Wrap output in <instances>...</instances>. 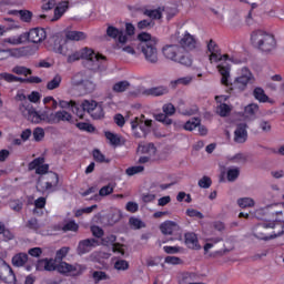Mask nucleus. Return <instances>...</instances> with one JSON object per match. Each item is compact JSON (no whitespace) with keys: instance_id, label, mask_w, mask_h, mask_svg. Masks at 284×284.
I'll list each match as a JSON object with an SVG mask.
<instances>
[{"instance_id":"1","label":"nucleus","mask_w":284,"mask_h":284,"mask_svg":"<svg viewBox=\"0 0 284 284\" xmlns=\"http://www.w3.org/2000/svg\"><path fill=\"white\" fill-rule=\"evenodd\" d=\"M206 48L210 52L209 61L211 63H217V70L222 77L221 83L223 85H230V63L239 64L241 63V59L234 57L230 58L227 54H221V48L214 40L206 42Z\"/></svg>"},{"instance_id":"2","label":"nucleus","mask_w":284,"mask_h":284,"mask_svg":"<svg viewBox=\"0 0 284 284\" xmlns=\"http://www.w3.org/2000/svg\"><path fill=\"white\" fill-rule=\"evenodd\" d=\"M80 59L88 61L90 70L95 72H104L105 68H108L105 57L88 47L69 54L67 61L68 63H74V61Z\"/></svg>"},{"instance_id":"3","label":"nucleus","mask_w":284,"mask_h":284,"mask_svg":"<svg viewBox=\"0 0 284 284\" xmlns=\"http://www.w3.org/2000/svg\"><path fill=\"white\" fill-rule=\"evenodd\" d=\"M140 43L138 44V50L142 51L145 61L148 63H159V49H156V43L159 39L152 37L148 32H142L138 34Z\"/></svg>"},{"instance_id":"4","label":"nucleus","mask_w":284,"mask_h":284,"mask_svg":"<svg viewBox=\"0 0 284 284\" xmlns=\"http://www.w3.org/2000/svg\"><path fill=\"white\" fill-rule=\"evenodd\" d=\"M251 43L261 52L276 50V38L263 30H256L251 33Z\"/></svg>"},{"instance_id":"5","label":"nucleus","mask_w":284,"mask_h":284,"mask_svg":"<svg viewBox=\"0 0 284 284\" xmlns=\"http://www.w3.org/2000/svg\"><path fill=\"white\" fill-rule=\"evenodd\" d=\"M162 54L169 61L173 63H180L181 65H192V58L185 54L183 48L179 44H166L162 48Z\"/></svg>"},{"instance_id":"6","label":"nucleus","mask_w":284,"mask_h":284,"mask_svg":"<svg viewBox=\"0 0 284 284\" xmlns=\"http://www.w3.org/2000/svg\"><path fill=\"white\" fill-rule=\"evenodd\" d=\"M16 99L17 101H24L20 105V112L24 119H28V121H31V123H41V115H39V112H37L30 102L26 101L27 97L23 92L19 91Z\"/></svg>"},{"instance_id":"7","label":"nucleus","mask_w":284,"mask_h":284,"mask_svg":"<svg viewBox=\"0 0 284 284\" xmlns=\"http://www.w3.org/2000/svg\"><path fill=\"white\" fill-rule=\"evenodd\" d=\"M131 128L133 136L141 139L148 136L150 129L152 128V120L145 119V115H141L131 121Z\"/></svg>"},{"instance_id":"8","label":"nucleus","mask_w":284,"mask_h":284,"mask_svg":"<svg viewBox=\"0 0 284 284\" xmlns=\"http://www.w3.org/2000/svg\"><path fill=\"white\" fill-rule=\"evenodd\" d=\"M38 187H40L42 192H57V190H59L60 187L59 174L54 172H49L44 178V182H42L41 179H39Z\"/></svg>"},{"instance_id":"9","label":"nucleus","mask_w":284,"mask_h":284,"mask_svg":"<svg viewBox=\"0 0 284 284\" xmlns=\"http://www.w3.org/2000/svg\"><path fill=\"white\" fill-rule=\"evenodd\" d=\"M250 83H254V74L252 71H250V69L244 67L241 70V74L234 80L233 88L240 92H243L247 90V85H250Z\"/></svg>"},{"instance_id":"10","label":"nucleus","mask_w":284,"mask_h":284,"mask_svg":"<svg viewBox=\"0 0 284 284\" xmlns=\"http://www.w3.org/2000/svg\"><path fill=\"white\" fill-rule=\"evenodd\" d=\"M57 272L63 274L64 276H81L85 272V266L80 264H68V262H60L57 265Z\"/></svg>"},{"instance_id":"11","label":"nucleus","mask_w":284,"mask_h":284,"mask_svg":"<svg viewBox=\"0 0 284 284\" xmlns=\"http://www.w3.org/2000/svg\"><path fill=\"white\" fill-rule=\"evenodd\" d=\"M179 44L184 52L185 50L186 52H192V50H196L199 48V39L189 31H184L180 36Z\"/></svg>"},{"instance_id":"12","label":"nucleus","mask_w":284,"mask_h":284,"mask_svg":"<svg viewBox=\"0 0 284 284\" xmlns=\"http://www.w3.org/2000/svg\"><path fill=\"white\" fill-rule=\"evenodd\" d=\"M0 280L7 284H17V275L12 271V267L6 263V260L0 257Z\"/></svg>"},{"instance_id":"13","label":"nucleus","mask_w":284,"mask_h":284,"mask_svg":"<svg viewBox=\"0 0 284 284\" xmlns=\"http://www.w3.org/2000/svg\"><path fill=\"white\" fill-rule=\"evenodd\" d=\"M29 170H36V174H39L40 176H43V174H50V165L45 164L44 158H37L33 161H31L28 165Z\"/></svg>"},{"instance_id":"14","label":"nucleus","mask_w":284,"mask_h":284,"mask_svg":"<svg viewBox=\"0 0 284 284\" xmlns=\"http://www.w3.org/2000/svg\"><path fill=\"white\" fill-rule=\"evenodd\" d=\"M48 33L43 28H33L27 33V41L31 43H41L45 41Z\"/></svg>"},{"instance_id":"15","label":"nucleus","mask_w":284,"mask_h":284,"mask_svg":"<svg viewBox=\"0 0 284 284\" xmlns=\"http://www.w3.org/2000/svg\"><path fill=\"white\" fill-rule=\"evenodd\" d=\"M103 245H112V252L114 254H119L120 256L125 255V248L121 244H114L116 243V236L115 235H108L102 240Z\"/></svg>"},{"instance_id":"16","label":"nucleus","mask_w":284,"mask_h":284,"mask_svg":"<svg viewBox=\"0 0 284 284\" xmlns=\"http://www.w3.org/2000/svg\"><path fill=\"white\" fill-rule=\"evenodd\" d=\"M60 121H63L67 123H74V120H72V114L63 110L58 111L50 115V123H60Z\"/></svg>"},{"instance_id":"17","label":"nucleus","mask_w":284,"mask_h":284,"mask_svg":"<svg viewBox=\"0 0 284 284\" xmlns=\"http://www.w3.org/2000/svg\"><path fill=\"white\" fill-rule=\"evenodd\" d=\"M108 37H111V39H118V43H126L128 42V36L123 32V29H118L114 27H108L106 29Z\"/></svg>"},{"instance_id":"18","label":"nucleus","mask_w":284,"mask_h":284,"mask_svg":"<svg viewBox=\"0 0 284 284\" xmlns=\"http://www.w3.org/2000/svg\"><path fill=\"white\" fill-rule=\"evenodd\" d=\"M215 101L220 103L216 109V112L220 114V116H227V114L232 112V108L226 103H223V101H227V95H217L215 97Z\"/></svg>"},{"instance_id":"19","label":"nucleus","mask_w":284,"mask_h":284,"mask_svg":"<svg viewBox=\"0 0 284 284\" xmlns=\"http://www.w3.org/2000/svg\"><path fill=\"white\" fill-rule=\"evenodd\" d=\"M98 103L99 102H97L94 100H84L81 104V109L78 108L77 116H79V119H83V114H85V112H88V114H90L95 109Z\"/></svg>"},{"instance_id":"20","label":"nucleus","mask_w":284,"mask_h":284,"mask_svg":"<svg viewBox=\"0 0 284 284\" xmlns=\"http://www.w3.org/2000/svg\"><path fill=\"white\" fill-rule=\"evenodd\" d=\"M28 41V33H21L17 36H10L8 38H4L2 43L6 45H23Z\"/></svg>"},{"instance_id":"21","label":"nucleus","mask_w":284,"mask_h":284,"mask_svg":"<svg viewBox=\"0 0 284 284\" xmlns=\"http://www.w3.org/2000/svg\"><path fill=\"white\" fill-rule=\"evenodd\" d=\"M245 141H247V124H239L234 131V142L245 143Z\"/></svg>"},{"instance_id":"22","label":"nucleus","mask_w":284,"mask_h":284,"mask_svg":"<svg viewBox=\"0 0 284 284\" xmlns=\"http://www.w3.org/2000/svg\"><path fill=\"white\" fill-rule=\"evenodd\" d=\"M184 243L189 250H201V244H199V236H196V234L193 232L185 233Z\"/></svg>"},{"instance_id":"23","label":"nucleus","mask_w":284,"mask_h":284,"mask_svg":"<svg viewBox=\"0 0 284 284\" xmlns=\"http://www.w3.org/2000/svg\"><path fill=\"white\" fill-rule=\"evenodd\" d=\"M99 245V242L94 239H87L84 241H81L78 245V252L79 254H88L92 247H97Z\"/></svg>"},{"instance_id":"24","label":"nucleus","mask_w":284,"mask_h":284,"mask_svg":"<svg viewBox=\"0 0 284 284\" xmlns=\"http://www.w3.org/2000/svg\"><path fill=\"white\" fill-rule=\"evenodd\" d=\"M36 270H38V272H54V270H57V265L54 260H40L36 265Z\"/></svg>"},{"instance_id":"25","label":"nucleus","mask_w":284,"mask_h":284,"mask_svg":"<svg viewBox=\"0 0 284 284\" xmlns=\"http://www.w3.org/2000/svg\"><path fill=\"white\" fill-rule=\"evenodd\" d=\"M65 39L68 41H84L88 36L83 31L67 30L64 31Z\"/></svg>"},{"instance_id":"26","label":"nucleus","mask_w":284,"mask_h":284,"mask_svg":"<svg viewBox=\"0 0 284 284\" xmlns=\"http://www.w3.org/2000/svg\"><path fill=\"white\" fill-rule=\"evenodd\" d=\"M160 230L162 234L171 235L179 230V224H176V222L173 221H165L160 225Z\"/></svg>"},{"instance_id":"27","label":"nucleus","mask_w":284,"mask_h":284,"mask_svg":"<svg viewBox=\"0 0 284 284\" xmlns=\"http://www.w3.org/2000/svg\"><path fill=\"white\" fill-rule=\"evenodd\" d=\"M118 48L122 50V52H126V54H131V57H139L141 49H139V44H129L125 45V43L121 44L118 43Z\"/></svg>"},{"instance_id":"28","label":"nucleus","mask_w":284,"mask_h":284,"mask_svg":"<svg viewBox=\"0 0 284 284\" xmlns=\"http://www.w3.org/2000/svg\"><path fill=\"white\" fill-rule=\"evenodd\" d=\"M138 150L142 154H148L150 159L156 156V146H154V143L139 144Z\"/></svg>"},{"instance_id":"29","label":"nucleus","mask_w":284,"mask_h":284,"mask_svg":"<svg viewBox=\"0 0 284 284\" xmlns=\"http://www.w3.org/2000/svg\"><path fill=\"white\" fill-rule=\"evenodd\" d=\"M168 87H154L144 90V94H146V97H163V94H168Z\"/></svg>"},{"instance_id":"30","label":"nucleus","mask_w":284,"mask_h":284,"mask_svg":"<svg viewBox=\"0 0 284 284\" xmlns=\"http://www.w3.org/2000/svg\"><path fill=\"white\" fill-rule=\"evenodd\" d=\"M68 10V2H60L55 9H54V16L52 21H59L65 14V11Z\"/></svg>"},{"instance_id":"31","label":"nucleus","mask_w":284,"mask_h":284,"mask_svg":"<svg viewBox=\"0 0 284 284\" xmlns=\"http://www.w3.org/2000/svg\"><path fill=\"white\" fill-rule=\"evenodd\" d=\"M258 113V104L251 103L245 106L244 115L246 119H256V114Z\"/></svg>"},{"instance_id":"32","label":"nucleus","mask_w":284,"mask_h":284,"mask_svg":"<svg viewBox=\"0 0 284 284\" xmlns=\"http://www.w3.org/2000/svg\"><path fill=\"white\" fill-rule=\"evenodd\" d=\"M253 97L260 103H267V101H270V98L267 97V94H265V90H263V88L261 87L254 89Z\"/></svg>"},{"instance_id":"33","label":"nucleus","mask_w":284,"mask_h":284,"mask_svg":"<svg viewBox=\"0 0 284 284\" xmlns=\"http://www.w3.org/2000/svg\"><path fill=\"white\" fill-rule=\"evenodd\" d=\"M143 14L150 19H161L163 17V8L143 9Z\"/></svg>"},{"instance_id":"34","label":"nucleus","mask_w":284,"mask_h":284,"mask_svg":"<svg viewBox=\"0 0 284 284\" xmlns=\"http://www.w3.org/2000/svg\"><path fill=\"white\" fill-rule=\"evenodd\" d=\"M28 54V49L26 47L9 49L7 57H14L16 59H21Z\"/></svg>"},{"instance_id":"35","label":"nucleus","mask_w":284,"mask_h":284,"mask_svg":"<svg viewBox=\"0 0 284 284\" xmlns=\"http://www.w3.org/2000/svg\"><path fill=\"white\" fill-rule=\"evenodd\" d=\"M12 263L16 267H23L28 263V254L20 253L12 257Z\"/></svg>"},{"instance_id":"36","label":"nucleus","mask_w":284,"mask_h":284,"mask_svg":"<svg viewBox=\"0 0 284 284\" xmlns=\"http://www.w3.org/2000/svg\"><path fill=\"white\" fill-rule=\"evenodd\" d=\"M197 275L194 272H184L180 275V283L182 284H189L193 283V281H196Z\"/></svg>"},{"instance_id":"37","label":"nucleus","mask_w":284,"mask_h":284,"mask_svg":"<svg viewBox=\"0 0 284 284\" xmlns=\"http://www.w3.org/2000/svg\"><path fill=\"white\" fill-rule=\"evenodd\" d=\"M61 81H63L61 74H55L53 79L47 83V90H57V88H60Z\"/></svg>"},{"instance_id":"38","label":"nucleus","mask_w":284,"mask_h":284,"mask_svg":"<svg viewBox=\"0 0 284 284\" xmlns=\"http://www.w3.org/2000/svg\"><path fill=\"white\" fill-rule=\"evenodd\" d=\"M59 106L62 108V110H69V109H71L72 112H74V114H77V112H79V106H78L77 103L73 102V101L61 100V101L59 102Z\"/></svg>"},{"instance_id":"39","label":"nucleus","mask_w":284,"mask_h":284,"mask_svg":"<svg viewBox=\"0 0 284 284\" xmlns=\"http://www.w3.org/2000/svg\"><path fill=\"white\" fill-rule=\"evenodd\" d=\"M104 136L109 140L110 145H121V136L119 134L106 131Z\"/></svg>"},{"instance_id":"40","label":"nucleus","mask_w":284,"mask_h":284,"mask_svg":"<svg viewBox=\"0 0 284 284\" xmlns=\"http://www.w3.org/2000/svg\"><path fill=\"white\" fill-rule=\"evenodd\" d=\"M4 21L11 24L7 28L3 26H0V37H3V34H6L8 30H16L17 28H19V24H17V22H14V20L11 18H4Z\"/></svg>"},{"instance_id":"41","label":"nucleus","mask_w":284,"mask_h":284,"mask_svg":"<svg viewBox=\"0 0 284 284\" xmlns=\"http://www.w3.org/2000/svg\"><path fill=\"white\" fill-rule=\"evenodd\" d=\"M199 125H201V119L192 118L184 124V130L192 132V130H196V128H199Z\"/></svg>"},{"instance_id":"42","label":"nucleus","mask_w":284,"mask_h":284,"mask_svg":"<svg viewBox=\"0 0 284 284\" xmlns=\"http://www.w3.org/2000/svg\"><path fill=\"white\" fill-rule=\"evenodd\" d=\"M128 88H130V82L129 81H119L115 84H113L112 90L113 92H125V90H128Z\"/></svg>"},{"instance_id":"43","label":"nucleus","mask_w":284,"mask_h":284,"mask_svg":"<svg viewBox=\"0 0 284 284\" xmlns=\"http://www.w3.org/2000/svg\"><path fill=\"white\" fill-rule=\"evenodd\" d=\"M89 114L92 119H103V105L101 103L95 104L94 109Z\"/></svg>"},{"instance_id":"44","label":"nucleus","mask_w":284,"mask_h":284,"mask_svg":"<svg viewBox=\"0 0 284 284\" xmlns=\"http://www.w3.org/2000/svg\"><path fill=\"white\" fill-rule=\"evenodd\" d=\"M114 187H116V184L114 183H109L105 186H102L99 191V195L100 196H110V194H112V192H114Z\"/></svg>"},{"instance_id":"45","label":"nucleus","mask_w":284,"mask_h":284,"mask_svg":"<svg viewBox=\"0 0 284 284\" xmlns=\"http://www.w3.org/2000/svg\"><path fill=\"white\" fill-rule=\"evenodd\" d=\"M129 224L132 230H141L142 227H145V222L141 221L139 217H130Z\"/></svg>"},{"instance_id":"46","label":"nucleus","mask_w":284,"mask_h":284,"mask_svg":"<svg viewBox=\"0 0 284 284\" xmlns=\"http://www.w3.org/2000/svg\"><path fill=\"white\" fill-rule=\"evenodd\" d=\"M239 207H254V200L252 197H241L237 200Z\"/></svg>"},{"instance_id":"47","label":"nucleus","mask_w":284,"mask_h":284,"mask_svg":"<svg viewBox=\"0 0 284 284\" xmlns=\"http://www.w3.org/2000/svg\"><path fill=\"white\" fill-rule=\"evenodd\" d=\"M239 174H241V171L239 170V168H231L226 172V179L232 183L236 179H239Z\"/></svg>"},{"instance_id":"48","label":"nucleus","mask_w":284,"mask_h":284,"mask_svg":"<svg viewBox=\"0 0 284 284\" xmlns=\"http://www.w3.org/2000/svg\"><path fill=\"white\" fill-rule=\"evenodd\" d=\"M62 230L63 232H79V224L71 220L63 225Z\"/></svg>"},{"instance_id":"49","label":"nucleus","mask_w":284,"mask_h":284,"mask_svg":"<svg viewBox=\"0 0 284 284\" xmlns=\"http://www.w3.org/2000/svg\"><path fill=\"white\" fill-rule=\"evenodd\" d=\"M144 170H145V166H143V165H135V166L128 168L125 170V174L128 176H134V174H141V172H143Z\"/></svg>"},{"instance_id":"50","label":"nucleus","mask_w":284,"mask_h":284,"mask_svg":"<svg viewBox=\"0 0 284 284\" xmlns=\"http://www.w3.org/2000/svg\"><path fill=\"white\" fill-rule=\"evenodd\" d=\"M85 80H83V73H75L72 78H71V85H73V88H77L79 85H83Z\"/></svg>"},{"instance_id":"51","label":"nucleus","mask_w":284,"mask_h":284,"mask_svg":"<svg viewBox=\"0 0 284 284\" xmlns=\"http://www.w3.org/2000/svg\"><path fill=\"white\" fill-rule=\"evenodd\" d=\"M19 17L24 23H30V21H32V11L19 10Z\"/></svg>"},{"instance_id":"52","label":"nucleus","mask_w":284,"mask_h":284,"mask_svg":"<svg viewBox=\"0 0 284 284\" xmlns=\"http://www.w3.org/2000/svg\"><path fill=\"white\" fill-rule=\"evenodd\" d=\"M92 276L95 283H101V281H108V278H110L108 274H105V272L102 271L93 272Z\"/></svg>"},{"instance_id":"53","label":"nucleus","mask_w":284,"mask_h":284,"mask_svg":"<svg viewBox=\"0 0 284 284\" xmlns=\"http://www.w3.org/2000/svg\"><path fill=\"white\" fill-rule=\"evenodd\" d=\"M114 267L119 272H125V270H129L130 263H128V261H125V260H118L114 263Z\"/></svg>"},{"instance_id":"54","label":"nucleus","mask_w":284,"mask_h":284,"mask_svg":"<svg viewBox=\"0 0 284 284\" xmlns=\"http://www.w3.org/2000/svg\"><path fill=\"white\" fill-rule=\"evenodd\" d=\"M0 79H3L8 83H17V81H21V78L16 77L12 73H1Z\"/></svg>"},{"instance_id":"55","label":"nucleus","mask_w":284,"mask_h":284,"mask_svg":"<svg viewBox=\"0 0 284 284\" xmlns=\"http://www.w3.org/2000/svg\"><path fill=\"white\" fill-rule=\"evenodd\" d=\"M197 185L200 187H203L204 190H207L212 186V179L210 176L204 175L202 179L199 180Z\"/></svg>"},{"instance_id":"56","label":"nucleus","mask_w":284,"mask_h":284,"mask_svg":"<svg viewBox=\"0 0 284 284\" xmlns=\"http://www.w3.org/2000/svg\"><path fill=\"white\" fill-rule=\"evenodd\" d=\"M163 12L166 14V19H173V17H176L179 14V9L176 7H166L163 8Z\"/></svg>"},{"instance_id":"57","label":"nucleus","mask_w":284,"mask_h":284,"mask_svg":"<svg viewBox=\"0 0 284 284\" xmlns=\"http://www.w3.org/2000/svg\"><path fill=\"white\" fill-rule=\"evenodd\" d=\"M155 119L164 125H172V119H170V116L165 113L156 114Z\"/></svg>"},{"instance_id":"58","label":"nucleus","mask_w":284,"mask_h":284,"mask_svg":"<svg viewBox=\"0 0 284 284\" xmlns=\"http://www.w3.org/2000/svg\"><path fill=\"white\" fill-rule=\"evenodd\" d=\"M44 138H45V131L43 130V128H36L33 130L34 141H43Z\"/></svg>"},{"instance_id":"59","label":"nucleus","mask_w":284,"mask_h":284,"mask_svg":"<svg viewBox=\"0 0 284 284\" xmlns=\"http://www.w3.org/2000/svg\"><path fill=\"white\" fill-rule=\"evenodd\" d=\"M14 74H22V77H28V74H32V71L26 67H14L12 69Z\"/></svg>"},{"instance_id":"60","label":"nucleus","mask_w":284,"mask_h":284,"mask_svg":"<svg viewBox=\"0 0 284 284\" xmlns=\"http://www.w3.org/2000/svg\"><path fill=\"white\" fill-rule=\"evenodd\" d=\"M77 128L82 130L83 132H94V126L87 122H79L77 123Z\"/></svg>"},{"instance_id":"61","label":"nucleus","mask_w":284,"mask_h":284,"mask_svg":"<svg viewBox=\"0 0 284 284\" xmlns=\"http://www.w3.org/2000/svg\"><path fill=\"white\" fill-rule=\"evenodd\" d=\"M162 110H163L164 114H168L169 116L174 115V113L176 112V108H174V104H172V103L164 104Z\"/></svg>"},{"instance_id":"62","label":"nucleus","mask_w":284,"mask_h":284,"mask_svg":"<svg viewBox=\"0 0 284 284\" xmlns=\"http://www.w3.org/2000/svg\"><path fill=\"white\" fill-rule=\"evenodd\" d=\"M186 215L190 216L191 219H204L203 213L201 211H196L194 209H187L186 210Z\"/></svg>"},{"instance_id":"63","label":"nucleus","mask_w":284,"mask_h":284,"mask_svg":"<svg viewBox=\"0 0 284 284\" xmlns=\"http://www.w3.org/2000/svg\"><path fill=\"white\" fill-rule=\"evenodd\" d=\"M164 262L168 265H181V263H183V261L180 257H176V256H166Z\"/></svg>"},{"instance_id":"64","label":"nucleus","mask_w":284,"mask_h":284,"mask_svg":"<svg viewBox=\"0 0 284 284\" xmlns=\"http://www.w3.org/2000/svg\"><path fill=\"white\" fill-rule=\"evenodd\" d=\"M82 87L84 88L85 92H94V89L97 88L94 82L90 80H84V82L82 83Z\"/></svg>"}]
</instances>
